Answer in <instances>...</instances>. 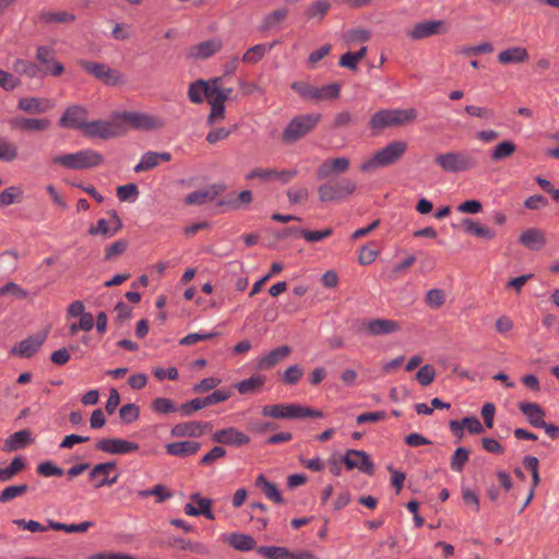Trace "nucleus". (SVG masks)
<instances>
[{"instance_id": "nucleus-21", "label": "nucleus", "mask_w": 559, "mask_h": 559, "mask_svg": "<svg viewBox=\"0 0 559 559\" xmlns=\"http://www.w3.org/2000/svg\"><path fill=\"white\" fill-rule=\"evenodd\" d=\"M55 107V103L45 97H22L17 108L31 115L44 114Z\"/></svg>"}, {"instance_id": "nucleus-14", "label": "nucleus", "mask_w": 559, "mask_h": 559, "mask_svg": "<svg viewBox=\"0 0 559 559\" xmlns=\"http://www.w3.org/2000/svg\"><path fill=\"white\" fill-rule=\"evenodd\" d=\"M212 429V425L209 421L192 420L185 421L175 425L170 429V436L173 438H200L205 432Z\"/></svg>"}, {"instance_id": "nucleus-23", "label": "nucleus", "mask_w": 559, "mask_h": 559, "mask_svg": "<svg viewBox=\"0 0 559 559\" xmlns=\"http://www.w3.org/2000/svg\"><path fill=\"white\" fill-rule=\"evenodd\" d=\"M519 409L533 427L540 428L542 426H546V413L539 404L534 402H520Z\"/></svg>"}, {"instance_id": "nucleus-9", "label": "nucleus", "mask_w": 559, "mask_h": 559, "mask_svg": "<svg viewBox=\"0 0 559 559\" xmlns=\"http://www.w3.org/2000/svg\"><path fill=\"white\" fill-rule=\"evenodd\" d=\"M399 331H401L400 323L392 319H364L359 324V332L368 337L391 335Z\"/></svg>"}, {"instance_id": "nucleus-38", "label": "nucleus", "mask_w": 559, "mask_h": 559, "mask_svg": "<svg viewBox=\"0 0 559 559\" xmlns=\"http://www.w3.org/2000/svg\"><path fill=\"white\" fill-rule=\"evenodd\" d=\"M39 21L46 24L49 23H71L75 20V15L73 13L67 11H43L38 16Z\"/></svg>"}, {"instance_id": "nucleus-12", "label": "nucleus", "mask_w": 559, "mask_h": 559, "mask_svg": "<svg viewBox=\"0 0 559 559\" xmlns=\"http://www.w3.org/2000/svg\"><path fill=\"white\" fill-rule=\"evenodd\" d=\"M87 110L80 105L68 107L59 119V126L66 129L85 131L87 126Z\"/></svg>"}, {"instance_id": "nucleus-30", "label": "nucleus", "mask_w": 559, "mask_h": 559, "mask_svg": "<svg viewBox=\"0 0 559 559\" xmlns=\"http://www.w3.org/2000/svg\"><path fill=\"white\" fill-rule=\"evenodd\" d=\"M442 21H425L416 24L409 32L408 36L414 39H424L439 33Z\"/></svg>"}, {"instance_id": "nucleus-62", "label": "nucleus", "mask_w": 559, "mask_h": 559, "mask_svg": "<svg viewBox=\"0 0 559 559\" xmlns=\"http://www.w3.org/2000/svg\"><path fill=\"white\" fill-rule=\"evenodd\" d=\"M205 406L203 403V399L198 397L181 404L178 407V411L180 412L181 416L188 417L191 416L194 412L200 411Z\"/></svg>"}, {"instance_id": "nucleus-3", "label": "nucleus", "mask_w": 559, "mask_h": 559, "mask_svg": "<svg viewBox=\"0 0 559 559\" xmlns=\"http://www.w3.org/2000/svg\"><path fill=\"white\" fill-rule=\"evenodd\" d=\"M321 120L320 114H306L295 116L286 126L282 134L285 144H294L309 134Z\"/></svg>"}, {"instance_id": "nucleus-60", "label": "nucleus", "mask_w": 559, "mask_h": 559, "mask_svg": "<svg viewBox=\"0 0 559 559\" xmlns=\"http://www.w3.org/2000/svg\"><path fill=\"white\" fill-rule=\"evenodd\" d=\"M333 230L331 228H325L322 230H300V236L307 240L308 242H318L323 240L324 238L331 236Z\"/></svg>"}, {"instance_id": "nucleus-39", "label": "nucleus", "mask_w": 559, "mask_h": 559, "mask_svg": "<svg viewBox=\"0 0 559 559\" xmlns=\"http://www.w3.org/2000/svg\"><path fill=\"white\" fill-rule=\"evenodd\" d=\"M274 44H258L249 48L242 56L241 60L245 63H257L259 62L264 55L273 48Z\"/></svg>"}, {"instance_id": "nucleus-24", "label": "nucleus", "mask_w": 559, "mask_h": 559, "mask_svg": "<svg viewBox=\"0 0 559 559\" xmlns=\"http://www.w3.org/2000/svg\"><path fill=\"white\" fill-rule=\"evenodd\" d=\"M349 159L347 157H336L332 159H325L317 170V177L324 179L330 177L332 174H342L349 168Z\"/></svg>"}, {"instance_id": "nucleus-28", "label": "nucleus", "mask_w": 559, "mask_h": 559, "mask_svg": "<svg viewBox=\"0 0 559 559\" xmlns=\"http://www.w3.org/2000/svg\"><path fill=\"white\" fill-rule=\"evenodd\" d=\"M32 441L31 432L23 429L10 435L3 442L2 451L13 452L24 449Z\"/></svg>"}, {"instance_id": "nucleus-36", "label": "nucleus", "mask_w": 559, "mask_h": 559, "mask_svg": "<svg viewBox=\"0 0 559 559\" xmlns=\"http://www.w3.org/2000/svg\"><path fill=\"white\" fill-rule=\"evenodd\" d=\"M255 485L263 491L265 497L275 503H283L284 499L277 487L269 481L263 474L257 477Z\"/></svg>"}, {"instance_id": "nucleus-52", "label": "nucleus", "mask_w": 559, "mask_h": 559, "mask_svg": "<svg viewBox=\"0 0 559 559\" xmlns=\"http://www.w3.org/2000/svg\"><path fill=\"white\" fill-rule=\"evenodd\" d=\"M17 156L16 146L5 138H0V160L12 162Z\"/></svg>"}, {"instance_id": "nucleus-37", "label": "nucleus", "mask_w": 559, "mask_h": 559, "mask_svg": "<svg viewBox=\"0 0 559 559\" xmlns=\"http://www.w3.org/2000/svg\"><path fill=\"white\" fill-rule=\"evenodd\" d=\"M266 378L262 374H255L235 384L240 394H250L263 388Z\"/></svg>"}, {"instance_id": "nucleus-56", "label": "nucleus", "mask_w": 559, "mask_h": 559, "mask_svg": "<svg viewBox=\"0 0 559 559\" xmlns=\"http://www.w3.org/2000/svg\"><path fill=\"white\" fill-rule=\"evenodd\" d=\"M191 499L199 504L198 510L200 512V515L202 514V515H204L209 520H214L215 519V515H214V513L211 510V507H212V503H213L212 499L201 498L199 493H193L191 496Z\"/></svg>"}, {"instance_id": "nucleus-7", "label": "nucleus", "mask_w": 559, "mask_h": 559, "mask_svg": "<svg viewBox=\"0 0 559 559\" xmlns=\"http://www.w3.org/2000/svg\"><path fill=\"white\" fill-rule=\"evenodd\" d=\"M116 118L120 119V122H126L136 130H158L166 124L163 118L140 111L117 112Z\"/></svg>"}, {"instance_id": "nucleus-16", "label": "nucleus", "mask_w": 559, "mask_h": 559, "mask_svg": "<svg viewBox=\"0 0 559 559\" xmlns=\"http://www.w3.org/2000/svg\"><path fill=\"white\" fill-rule=\"evenodd\" d=\"M343 463L347 469L358 468L360 472L371 475L374 471V465L369 455L361 450H347L342 457Z\"/></svg>"}, {"instance_id": "nucleus-17", "label": "nucleus", "mask_w": 559, "mask_h": 559, "mask_svg": "<svg viewBox=\"0 0 559 559\" xmlns=\"http://www.w3.org/2000/svg\"><path fill=\"white\" fill-rule=\"evenodd\" d=\"M46 338L47 334L45 332L33 334L14 345L10 354L21 358H29L38 352Z\"/></svg>"}, {"instance_id": "nucleus-15", "label": "nucleus", "mask_w": 559, "mask_h": 559, "mask_svg": "<svg viewBox=\"0 0 559 559\" xmlns=\"http://www.w3.org/2000/svg\"><path fill=\"white\" fill-rule=\"evenodd\" d=\"M116 468V462H105L96 464L88 474L93 487L98 489L105 486H112L118 481V475L110 476L111 471Z\"/></svg>"}, {"instance_id": "nucleus-1", "label": "nucleus", "mask_w": 559, "mask_h": 559, "mask_svg": "<svg viewBox=\"0 0 559 559\" xmlns=\"http://www.w3.org/2000/svg\"><path fill=\"white\" fill-rule=\"evenodd\" d=\"M415 108L406 109H383L373 114L369 120L372 130H382L391 127L405 126L417 118Z\"/></svg>"}, {"instance_id": "nucleus-43", "label": "nucleus", "mask_w": 559, "mask_h": 559, "mask_svg": "<svg viewBox=\"0 0 559 559\" xmlns=\"http://www.w3.org/2000/svg\"><path fill=\"white\" fill-rule=\"evenodd\" d=\"M515 152V144L512 141H502L491 151L490 157L493 162H500Z\"/></svg>"}, {"instance_id": "nucleus-5", "label": "nucleus", "mask_w": 559, "mask_h": 559, "mask_svg": "<svg viewBox=\"0 0 559 559\" xmlns=\"http://www.w3.org/2000/svg\"><path fill=\"white\" fill-rule=\"evenodd\" d=\"M103 159L102 154L86 148L75 153L57 155L52 158V163L67 169H85L98 166L103 163Z\"/></svg>"}, {"instance_id": "nucleus-2", "label": "nucleus", "mask_w": 559, "mask_h": 559, "mask_svg": "<svg viewBox=\"0 0 559 559\" xmlns=\"http://www.w3.org/2000/svg\"><path fill=\"white\" fill-rule=\"evenodd\" d=\"M407 144L404 141H393L379 150L373 156L365 160L360 165L364 173L373 170L379 167H386L396 163L405 154Z\"/></svg>"}, {"instance_id": "nucleus-25", "label": "nucleus", "mask_w": 559, "mask_h": 559, "mask_svg": "<svg viewBox=\"0 0 559 559\" xmlns=\"http://www.w3.org/2000/svg\"><path fill=\"white\" fill-rule=\"evenodd\" d=\"M224 190L223 185H212L203 190H198L189 193L185 202L189 205H202L206 202L213 201Z\"/></svg>"}, {"instance_id": "nucleus-64", "label": "nucleus", "mask_w": 559, "mask_h": 559, "mask_svg": "<svg viewBox=\"0 0 559 559\" xmlns=\"http://www.w3.org/2000/svg\"><path fill=\"white\" fill-rule=\"evenodd\" d=\"M302 374L304 369L299 365H293L284 371L283 381L287 384H296Z\"/></svg>"}, {"instance_id": "nucleus-11", "label": "nucleus", "mask_w": 559, "mask_h": 559, "mask_svg": "<svg viewBox=\"0 0 559 559\" xmlns=\"http://www.w3.org/2000/svg\"><path fill=\"white\" fill-rule=\"evenodd\" d=\"M96 449L111 455H124L140 450V444L121 438H105L96 443Z\"/></svg>"}, {"instance_id": "nucleus-58", "label": "nucleus", "mask_w": 559, "mask_h": 559, "mask_svg": "<svg viewBox=\"0 0 559 559\" xmlns=\"http://www.w3.org/2000/svg\"><path fill=\"white\" fill-rule=\"evenodd\" d=\"M330 3L325 0H317L307 9V16L309 19H322L328 10L330 9Z\"/></svg>"}, {"instance_id": "nucleus-6", "label": "nucleus", "mask_w": 559, "mask_h": 559, "mask_svg": "<svg viewBox=\"0 0 559 559\" xmlns=\"http://www.w3.org/2000/svg\"><path fill=\"white\" fill-rule=\"evenodd\" d=\"M78 64L85 72L99 80L105 85L116 86L118 84L124 83L126 81L123 74L119 70L110 68L105 63L80 59Z\"/></svg>"}, {"instance_id": "nucleus-42", "label": "nucleus", "mask_w": 559, "mask_h": 559, "mask_svg": "<svg viewBox=\"0 0 559 559\" xmlns=\"http://www.w3.org/2000/svg\"><path fill=\"white\" fill-rule=\"evenodd\" d=\"M290 87L301 98H304L306 100H313V102H316V97H318L317 86L311 85L309 83H306V82H302V81H296V82L292 83Z\"/></svg>"}, {"instance_id": "nucleus-61", "label": "nucleus", "mask_w": 559, "mask_h": 559, "mask_svg": "<svg viewBox=\"0 0 559 559\" xmlns=\"http://www.w3.org/2000/svg\"><path fill=\"white\" fill-rule=\"evenodd\" d=\"M436 378L435 368L431 365H425L416 373V380L423 385H429Z\"/></svg>"}, {"instance_id": "nucleus-41", "label": "nucleus", "mask_w": 559, "mask_h": 559, "mask_svg": "<svg viewBox=\"0 0 559 559\" xmlns=\"http://www.w3.org/2000/svg\"><path fill=\"white\" fill-rule=\"evenodd\" d=\"M463 225L467 233L473 234L479 238L489 240L496 236V233L492 229L483 226L479 223L472 221L471 218H465L463 221Z\"/></svg>"}, {"instance_id": "nucleus-31", "label": "nucleus", "mask_w": 559, "mask_h": 559, "mask_svg": "<svg viewBox=\"0 0 559 559\" xmlns=\"http://www.w3.org/2000/svg\"><path fill=\"white\" fill-rule=\"evenodd\" d=\"M498 60L502 64L522 63L528 60V51L521 46H513L500 51Z\"/></svg>"}, {"instance_id": "nucleus-59", "label": "nucleus", "mask_w": 559, "mask_h": 559, "mask_svg": "<svg viewBox=\"0 0 559 559\" xmlns=\"http://www.w3.org/2000/svg\"><path fill=\"white\" fill-rule=\"evenodd\" d=\"M128 247V241L124 239L116 240L110 243L105 250V260H112L121 255Z\"/></svg>"}, {"instance_id": "nucleus-13", "label": "nucleus", "mask_w": 559, "mask_h": 559, "mask_svg": "<svg viewBox=\"0 0 559 559\" xmlns=\"http://www.w3.org/2000/svg\"><path fill=\"white\" fill-rule=\"evenodd\" d=\"M36 60L41 66H44V68H41L43 72H44V76H46V75L59 76L64 71L62 63H60L56 59V52L52 47L38 46L36 49Z\"/></svg>"}, {"instance_id": "nucleus-26", "label": "nucleus", "mask_w": 559, "mask_h": 559, "mask_svg": "<svg viewBox=\"0 0 559 559\" xmlns=\"http://www.w3.org/2000/svg\"><path fill=\"white\" fill-rule=\"evenodd\" d=\"M221 539L240 551H250L257 545L253 537L243 533H225L221 535Z\"/></svg>"}, {"instance_id": "nucleus-50", "label": "nucleus", "mask_w": 559, "mask_h": 559, "mask_svg": "<svg viewBox=\"0 0 559 559\" xmlns=\"http://www.w3.org/2000/svg\"><path fill=\"white\" fill-rule=\"evenodd\" d=\"M340 93L341 85L338 83H332L322 87H317L318 97H316V102L324 99H336L340 97Z\"/></svg>"}, {"instance_id": "nucleus-48", "label": "nucleus", "mask_w": 559, "mask_h": 559, "mask_svg": "<svg viewBox=\"0 0 559 559\" xmlns=\"http://www.w3.org/2000/svg\"><path fill=\"white\" fill-rule=\"evenodd\" d=\"M264 417L274 419H287V404H269L261 411Z\"/></svg>"}, {"instance_id": "nucleus-44", "label": "nucleus", "mask_w": 559, "mask_h": 559, "mask_svg": "<svg viewBox=\"0 0 559 559\" xmlns=\"http://www.w3.org/2000/svg\"><path fill=\"white\" fill-rule=\"evenodd\" d=\"M151 408L154 413L159 415H167L178 411L175 403L167 397H156L151 403Z\"/></svg>"}, {"instance_id": "nucleus-27", "label": "nucleus", "mask_w": 559, "mask_h": 559, "mask_svg": "<svg viewBox=\"0 0 559 559\" xmlns=\"http://www.w3.org/2000/svg\"><path fill=\"white\" fill-rule=\"evenodd\" d=\"M165 448L169 455L188 457L195 454L200 450L201 444L198 441L185 440L168 443Z\"/></svg>"}, {"instance_id": "nucleus-54", "label": "nucleus", "mask_w": 559, "mask_h": 559, "mask_svg": "<svg viewBox=\"0 0 559 559\" xmlns=\"http://www.w3.org/2000/svg\"><path fill=\"white\" fill-rule=\"evenodd\" d=\"M218 79L214 80L210 88V99L225 103L229 98L233 90L230 87H221L217 85Z\"/></svg>"}, {"instance_id": "nucleus-4", "label": "nucleus", "mask_w": 559, "mask_h": 559, "mask_svg": "<svg viewBox=\"0 0 559 559\" xmlns=\"http://www.w3.org/2000/svg\"><path fill=\"white\" fill-rule=\"evenodd\" d=\"M356 182L347 177L333 178L318 187L322 202H341L356 191Z\"/></svg>"}, {"instance_id": "nucleus-10", "label": "nucleus", "mask_w": 559, "mask_h": 559, "mask_svg": "<svg viewBox=\"0 0 559 559\" xmlns=\"http://www.w3.org/2000/svg\"><path fill=\"white\" fill-rule=\"evenodd\" d=\"M84 133L92 138L109 139L124 134L126 129L115 114L112 120L88 121Z\"/></svg>"}, {"instance_id": "nucleus-47", "label": "nucleus", "mask_w": 559, "mask_h": 559, "mask_svg": "<svg viewBox=\"0 0 559 559\" xmlns=\"http://www.w3.org/2000/svg\"><path fill=\"white\" fill-rule=\"evenodd\" d=\"M469 457V450L466 448H457L450 462L451 469L454 472H461L465 466Z\"/></svg>"}, {"instance_id": "nucleus-45", "label": "nucleus", "mask_w": 559, "mask_h": 559, "mask_svg": "<svg viewBox=\"0 0 559 559\" xmlns=\"http://www.w3.org/2000/svg\"><path fill=\"white\" fill-rule=\"evenodd\" d=\"M258 552L267 559H289L290 551L285 547L261 546Z\"/></svg>"}, {"instance_id": "nucleus-18", "label": "nucleus", "mask_w": 559, "mask_h": 559, "mask_svg": "<svg viewBox=\"0 0 559 559\" xmlns=\"http://www.w3.org/2000/svg\"><path fill=\"white\" fill-rule=\"evenodd\" d=\"M212 440L219 444L236 448L242 447L250 442L249 436L235 427H227L224 429L216 430L212 435Z\"/></svg>"}, {"instance_id": "nucleus-63", "label": "nucleus", "mask_w": 559, "mask_h": 559, "mask_svg": "<svg viewBox=\"0 0 559 559\" xmlns=\"http://www.w3.org/2000/svg\"><path fill=\"white\" fill-rule=\"evenodd\" d=\"M37 473L44 477L62 476L63 469L47 461L37 465Z\"/></svg>"}, {"instance_id": "nucleus-35", "label": "nucleus", "mask_w": 559, "mask_h": 559, "mask_svg": "<svg viewBox=\"0 0 559 559\" xmlns=\"http://www.w3.org/2000/svg\"><path fill=\"white\" fill-rule=\"evenodd\" d=\"M210 88L211 84L204 80L193 82L188 90L189 99L194 104L202 103L204 98L210 99Z\"/></svg>"}, {"instance_id": "nucleus-20", "label": "nucleus", "mask_w": 559, "mask_h": 559, "mask_svg": "<svg viewBox=\"0 0 559 559\" xmlns=\"http://www.w3.org/2000/svg\"><path fill=\"white\" fill-rule=\"evenodd\" d=\"M222 48L223 40L219 37H213L190 47L188 56L193 59H207L221 51Z\"/></svg>"}, {"instance_id": "nucleus-57", "label": "nucleus", "mask_w": 559, "mask_h": 559, "mask_svg": "<svg viewBox=\"0 0 559 559\" xmlns=\"http://www.w3.org/2000/svg\"><path fill=\"white\" fill-rule=\"evenodd\" d=\"M445 301V294L442 289L432 288L426 294V304L433 309L440 308Z\"/></svg>"}, {"instance_id": "nucleus-51", "label": "nucleus", "mask_w": 559, "mask_h": 559, "mask_svg": "<svg viewBox=\"0 0 559 559\" xmlns=\"http://www.w3.org/2000/svg\"><path fill=\"white\" fill-rule=\"evenodd\" d=\"M27 490L28 487L25 484L8 486L0 492V503L13 500L25 493Z\"/></svg>"}, {"instance_id": "nucleus-32", "label": "nucleus", "mask_w": 559, "mask_h": 559, "mask_svg": "<svg viewBox=\"0 0 559 559\" xmlns=\"http://www.w3.org/2000/svg\"><path fill=\"white\" fill-rule=\"evenodd\" d=\"M13 70L17 74L29 79L44 78L43 69L35 62L25 59H16L13 63Z\"/></svg>"}, {"instance_id": "nucleus-29", "label": "nucleus", "mask_w": 559, "mask_h": 559, "mask_svg": "<svg viewBox=\"0 0 559 559\" xmlns=\"http://www.w3.org/2000/svg\"><path fill=\"white\" fill-rule=\"evenodd\" d=\"M520 242L530 250H539L546 243L545 235L537 228L524 230L519 238Z\"/></svg>"}, {"instance_id": "nucleus-46", "label": "nucleus", "mask_w": 559, "mask_h": 559, "mask_svg": "<svg viewBox=\"0 0 559 559\" xmlns=\"http://www.w3.org/2000/svg\"><path fill=\"white\" fill-rule=\"evenodd\" d=\"M158 164L157 152L150 151L141 156L140 162L134 166V171L142 173L156 167Z\"/></svg>"}, {"instance_id": "nucleus-33", "label": "nucleus", "mask_w": 559, "mask_h": 559, "mask_svg": "<svg viewBox=\"0 0 559 559\" xmlns=\"http://www.w3.org/2000/svg\"><path fill=\"white\" fill-rule=\"evenodd\" d=\"M10 123L13 128L29 131H43L50 126V121L46 118H13Z\"/></svg>"}, {"instance_id": "nucleus-53", "label": "nucleus", "mask_w": 559, "mask_h": 559, "mask_svg": "<svg viewBox=\"0 0 559 559\" xmlns=\"http://www.w3.org/2000/svg\"><path fill=\"white\" fill-rule=\"evenodd\" d=\"M139 195L138 187L134 183L120 186L117 189V197L122 202H134Z\"/></svg>"}, {"instance_id": "nucleus-40", "label": "nucleus", "mask_w": 559, "mask_h": 559, "mask_svg": "<svg viewBox=\"0 0 559 559\" xmlns=\"http://www.w3.org/2000/svg\"><path fill=\"white\" fill-rule=\"evenodd\" d=\"M287 15L288 10L286 8L274 10L273 12L264 16L261 24V29L269 31L278 28L280 23H282Z\"/></svg>"}, {"instance_id": "nucleus-8", "label": "nucleus", "mask_w": 559, "mask_h": 559, "mask_svg": "<svg viewBox=\"0 0 559 559\" xmlns=\"http://www.w3.org/2000/svg\"><path fill=\"white\" fill-rule=\"evenodd\" d=\"M436 164L447 173L466 171L476 166V160L464 152H448L435 158Z\"/></svg>"}, {"instance_id": "nucleus-22", "label": "nucleus", "mask_w": 559, "mask_h": 559, "mask_svg": "<svg viewBox=\"0 0 559 559\" xmlns=\"http://www.w3.org/2000/svg\"><path fill=\"white\" fill-rule=\"evenodd\" d=\"M292 353V348L288 345L278 346L269 353L257 358V368L260 370H266L274 367L277 362L285 359Z\"/></svg>"}, {"instance_id": "nucleus-34", "label": "nucleus", "mask_w": 559, "mask_h": 559, "mask_svg": "<svg viewBox=\"0 0 559 559\" xmlns=\"http://www.w3.org/2000/svg\"><path fill=\"white\" fill-rule=\"evenodd\" d=\"M306 417H323V413L301 404H287V419H302Z\"/></svg>"}, {"instance_id": "nucleus-19", "label": "nucleus", "mask_w": 559, "mask_h": 559, "mask_svg": "<svg viewBox=\"0 0 559 559\" xmlns=\"http://www.w3.org/2000/svg\"><path fill=\"white\" fill-rule=\"evenodd\" d=\"M109 215L111 217L109 222L105 218L98 219L96 226L90 227L88 234L103 235L107 238L115 236L122 228V222L116 211H110Z\"/></svg>"}, {"instance_id": "nucleus-49", "label": "nucleus", "mask_w": 559, "mask_h": 559, "mask_svg": "<svg viewBox=\"0 0 559 559\" xmlns=\"http://www.w3.org/2000/svg\"><path fill=\"white\" fill-rule=\"evenodd\" d=\"M23 192L20 188L12 186L4 189L0 193V206H8L13 204L14 202H20L22 199Z\"/></svg>"}, {"instance_id": "nucleus-55", "label": "nucleus", "mask_w": 559, "mask_h": 559, "mask_svg": "<svg viewBox=\"0 0 559 559\" xmlns=\"http://www.w3.org/2000/svg\"><path fill=\"white\" fill-rule=\"evenodd\" d=\"M121 420L126 424L135 421L140 416V408L133 403L123 405L119 411Z\"/></svg>"}]
</instances>
